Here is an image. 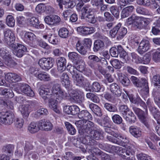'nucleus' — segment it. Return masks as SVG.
I'll list each match as a JSON object with an SVG mask.
<instances>
[{
    "mask_svg": "<svg viewBox=\"0 0 160 160\" xmlns=\"http://www.w3.org/2000/svg\"><path fill=\"white\" fill-rule=\"evenodd\" d=\"M143 106H140L145 110L144 111L136 107H133L132 109L134 113L138 116L140 122L149 130L150 129V123L148 118V110L147 106L146 104H144Z\"/></svg>",
    "mask_w": 160,
    "mask_h": 160,
    "instance_id": "obj_1",
    "label": "nucleus"
},
{
    "mask_svg": "<svg viewBox=\"0 0 160 160\" xmlns=\"http://www.w3.org/2000/svg\"><path fill=\"white\" fill-rule=\"evenodd\" d=\"M62 89L60 85L56 83L53 85L52 88H45L41 86L38 89L40 95L43 99L49 98L50 96L55 97L57 96L60 91Z\"/></svg>",
    "mask_w": 160,
    "mask_h": 160,
    "instance_id": "obj_2",
    "label": "nucleus"
},
{
    "mask_svg": "<svg viewBox=\"0 0 160 160\" xmlns=\"http://www.w3.org/2000/svg\"><path fill=\"white\" fill-rule=\"evenodd\" d=\"M130 79L135 87L142 88L145 94H148L149 88L147 79L145 78L137 77L134 76H132L130 78Z\"/></svg>",
    "mask_w": 160,
    "mask_h": 160,
    "instance_id": "obj_3",
    "label": "nucleus"
},
{
    "mask_svg": "<svg viewBox=\"0 0 160 160\" xmlns=\"http://www.w3.org/2000/svg\"><path fill=\"white\" fill-rule=\"evenodd\" d=\"M127 22L129 25H132V28L133 30L142 29L141 17L133 14L127 19Z\"/></svg>",
    "mask_w": 160,
    "mask_h": 160,
    "instance_id": "obj_4",
    "label": "nucleus"
},
{
    "mask_svg": "<svg viewBox=\"0 0 160 160\" xmlns=\"http://www.w3.org/2000/svg\"><path fill=\"white\" fill-rule=\"evenodd\" d=\"M69 95L70 100L75 103L80 104L84 101L83 92L79 90H72Z\"/></svg>",
    "mask_w": 160,
    "mask_h": 160,
    "instance_id": "obj_5",
    "label": "nucleus"
},
{
    "mask_svg": "<svg viewBox=\"0 0 160 160\" xmlns=\"http://www.w3.org/2000/svg\"><path fill=\"white\" fill-rule=\"evenodd\" d=\"M38 63L42 69L48 71L53 66L54 60L52 57L42 58L39 60Z\"/></svg>",
    "mask_w": 160,
    "mask_h": 160,
    "instance_id": "obj_6",
    "label": "nucleus"
},
{
    "mask_svg": "<svg viewBox=\"0 0 160 160\" xmlns=\"http://www.w3.org/2000/svg\"><path fill=\"white\" fill-rule=\"evenodd\" d=\"M14 115L11 112H0V122L6 125L11 124L14 119Z\"/></svg>",
    "mask_w": 160,
    "mask_h": 160,
    "instance_id": "obj_7",
    "label": "nucleus"
},
{
    "mask_svg": "<svg viewBox=\"0 0 160 160\" xmlns=\"http://www.w3.org/2000/svg\"><path fill=\"white\" fill-rule=\"evenodd\" d=\"M14 55L18 58H21L28 52L26 46L23 44L18 43L11 48Z\"/></svg>",
    "mask_w": 160,
    "mask_h": 160,
    "instance_id": "obj_8",
    "label": "nucleus"
},
{
    "mask_svg": "<svg viewBox=\"0 0 160 160\" xmlns=\"http://www.w3.org/2000/svg\"><path fill=\"white\" fill-rule=\"evenodd\" d=\"M146 104L154 118L157 121L158 120H160L158 119L160 117V111L151 102L150 99H148Z\"/></svg>",
    "mask_w": 160,
    "mask_h": 160,
    "instance_id": "obj_9",
    "label": "nucleus"
},
{
    "mask_svg": "<svg viewBox=\"0 0 160 160\" xmlns=\"http://www.w3.org/2000/svg\"><path fill=\"white\" fill-rule=\"evenodd\" d=\"M77 31L79 34L86 36L96 31V28L93 27L80 26L77 28Z\"/></svg>",
    "mask_w": 160,
    "mask_h": 160,
    "instance_id": "obj_10",
    "label": "nucleus"
},
{
    "mask_svg": "<svg viewBox=\"0 0 160 160\" xmlns=\"http://www.w3.org/2000/svg\"><path fill=\"white\" fill-rule=\"evenodd\" d=\"M18 86L21 92L27 96L30 97H33L34 96L33 91L28 84L20 83Z\"/></svg>",
    "mask_w": 160,
    "mask_h": 160,
    "instance_id": "obj_11",
    "label": "nucleus"
},
{
    "mask_svg": "<svg viewBox=\"0 0 160 160\" xmlns=\"http://www.w3.org/2000/svg\"><path fill=\"white\" fill-rule=\"evenodd\" d=\"M87 63L92 69L96 70L98 67V63L99 62V58L95 55H90L88 57Z\"/></svg>",
    "mask_w": 160,
    "mask_h": 160,
    "instance_id": "obj_12",
    "label": "nucleus"
},
{
    "mask_svg": "<svg viewBox=\"0 0 160 160\" xmlns=\"http://www.w3.org/2000/svg\"><path fill=\"white\" fill-rule=\"evenodd\" d=\"M79 110V108L76 105H67L65 106L63 108V111L65 113L72 115H78Z\"/></svg>",
    "mask_w": 160,
    "mask_h": 160,
    "instance_id": "obj_13",
    "label": "nucleus"
},
{
    "mask_svg": "<svg viewBox=\"0 0 160 160\" xmlns=\"http://www.w3.org/2000/svg\"><path fill=\"white\" fill-rule=\"evenodd\" d=\"M127 95L130 102L137 105L143 106L145 103L143 101L137 93L135 94H128Z\"/></svg>",
    "mask_w": 160,
    "mask_h": 160,
    "instance_id": "obj_14",
    "label": "nucleus"
},
{
    "mask_svg": "<svg viewBox=\"0 0 160 160\" xmlns=\"http://www.w3.org/2000/svg\"><path fill=\"white\" fill-rule=\"evenodd\" d=\"M116 48L117 56L124 60V62H127L130 59L128 52L124 50L122 47L120 45H116L115 46Z\"/></svg>",
    "mask_w": 160,
    "mask_h": 160,
    "instance_id": "obj_15",
    "label": "nucleus"
},
{
    "mask_svg": "<svg viewBox=\"0 0 160 160\" xmlns=\"http://www.w3.org/2000/svg\"><path fill=\"white\" fill-rule=\"evenodd\" d=\"M44 20L46 23L50 25H55L60 22L61 19L58 16L52 15L47 16Z\"/></svg>",
    "mask_w": 160,
    "mask_h": 160,
    "instance_id": "obj_16",
    "label": "nucleus"
},
{
    "mask_svg": "<svg viewBox=\"0 0 160 160\" xmlns=\"http://www.w3.org/2000/svg\"><path fill=\"white\" fill-rule=\"evenodd\" d=\"M45 101L48 100V105L49 107L57 113H60V111L58 109L57 103L56 102L58 101L55 97H52L50 96L49 98H48L45 99H43Z\"/></svg>",
    "mask_w": 160,
    "mask_h": 160,
    "instance_id": "obj_17",
    "label": "nucleus"
},
{
    "mask_svg": "<svg viewBox=\"0 0 160 160\" xmlns=\"http://www.w3.org/2000/svg\"><path fill=\"white\" fill-rule=\"evenodd\" d=\"M150 47L149 41L147 40H143L139 43L138 51L140 54H142L149 49Z\"/></svg>",
    "mask_w": 160,
    "mask_h": 160,
    "instance_id": "obj_18",
    "label": "nucleus"
},
{
    "mask_svg": "<svg viewBox=\"0 0 160 160\" xmlns=\"http://www.w3.org/2000/svg\"><path fill=\"white\" fill-rule=\"evenodd\" d=\"M117 75L118 81L123 87H127L130 85L131 81L127 76L124 74L120 72L118 73Z\"/></svg>",
    "mask_w": 160,
    "mask_h": 160,
    "instance_id": "obj_19",
    "label": "nucleus"
},
{
    "mask_svg": "<svg viewBox=\"0 0 160 160\" xmlns=\"http://www.w3.org/2000/svg\"><path fill=\"white\" fill-rule=\"evenodd\" d=\"M61 79L63 86L68 91L71 90V81L70 80V78L67 73H63L61 77Z\"/></svg>",
    "mask_w": 160,
    "mask_h": 160,
    "instance_id": "obj_20",
    "label": "nucleus"
},
{
    "mask_svg": "<svg viewBox=\"0 0 160 160\" xmlns=\"http://www.w3.org/2000/svg\"><path fill=\"white\" fill-rule=\"evenodd\" d=\"M5 78L10 83L18 82L22 79L20 75L12 72H8L6 74Z\"/></svg>",
    "mask_w": 160,
    "mask_h": 160,
    "instance_id": "obj_21",
    "label": "nucleus"
},
{
    "mask_svg": "<svg viewBox=\"0 0 160 160\" xmlns=\"http://www.w3.org/2000/svg\"><path fill=\"white\" fill-rule=\"evenodd\" d=\"M38 123L39 126L46 131H51L53 128V125L49 120L42 119L39 121Z\"/></svg>",
    "mask_w": 160,
    "mask_h": 160,
    "instance_id": "obj_22",
    "label": "nucleus"
},
{
    "mask_svg": "<svg viewBox=\"0 0 160 160\" xmlns=\"http://www.w3.org/2000/svg\"><path fill=\"white\" fill-rule=\"evenodd\" d=\"M56 62L57 69L60 73L62 72L66 69V60L64 57H59L57 58Z\"/></svg>",
    "mask_w": 160,
    "mask_h": 160,
    "instance_id": "obj_23",
    "label": "nucleus"
},
{
    "mask_svg": "<svg viewBox=\"0 0 160 160\" xmlns=\"http://www.w3.org/2000/svg\"><path fill=\"white\" fill-rule=\"evenodd\" d=\"M69 60L74 64L79 63V61L81 59V56L75 52H70L68 54Z\"/></svg>",
    "mask_w": 160,
    "mask_h": 160,
    "instance_id": "obj_24",
    "label": "nucleus"
},
{
    "mask_svg": "<svg viewBox=\"0 0 160 160\" xmlns=\"http://www.w3.org/2000/svg\"><path fill=\"white\" fill-rule=\"evenodd\" d=\"M36 36L31 32H26L24 35L23 40L30 46H32L33 42L36 39Z\"/></svg>",
    "mask_w": 160,
    "mask_h": 160,
    "instance_id": "obj_25",
    "label": "nucleus"
},
{
    "mask_svg": "<svg viewBox=\"0 0 160 160\" xmlns=\"http://www.w3.org/2000/svg\"><path fill=\"white\" fill-rule=\"evenodd\" d=\"M72 75L75 80L76 85L80 87H83L84 85V77L77 71L74 73Z\"/></svg>",
    "mask_w": 160,
    "mask_h": 160,
    "instance_id": "obj_26",
    "label": "nucleus"
},
{
    "mask_svg": "<svg viewBox=\"0 0 160 160\" xmlns=\"http://www.w3.org/2000/svg\"><path fill=\"white\" fill-rule=\"evenodd\" d=\"M105 48L104 42L100 39H97L94 41L93 51L95 52H97L99 51H102Z\"/></svg>",
    "mask_w": 160,
    "mask_h": 160,
    "instance_id": "obj_27",
    "label": "nucleus"
},
{
    "mask_svg": "<svg viewBox=\"0 0 160 160\" xmlns=\"http://www.w3.org/2000/svg\"><path fill=\"white\" fill-rule=\"evenodd\" d=\"M78 116L82 119L87 122V120H91L92 119V115L86 110H82L79 112Z\"/></svg>",
    "mask_w": 160,
    "mask_h": 160,
    "instance_id": "obj_28",
    "label": "nucleus"
},
{
    "mask_svg": "<svg viewBox=\"0 0 160 160\" xmlns=\"http://www.w3.org/2000/svg\"><path fill=\"white\" fill-rule=\"evenodd\" d=\"M34 76L41 81H48L51 80L50 75L45 72L37 71Z\"/></svg>",
    "mask_w": 160,
    "mask_h": 160,
    "instance_id": "obj_29",
    "label": "nucleus"
},
{
    "mask_svg": "<svg viewBox=\"0 0 160 160\" xmlns=\"http://www.w3.org/2000/svg\"><path fill=\"white\" fill-rule=\"evenodd\" d=\"M109 88L112 93L116 95L118 97L121 96L122 94V89L120 88V87L117 83H113L110 84Z\"/></svg>",
    "mask_w": 160,
    "mask_h": 160,
    "instance_id": "obj_30",
    "label": "nucleus"
},
{
    "mask_svg": "<svg viewBox=\"0 0 160 160\" xmlns=\"http://www.w3.org/2000/svg\"><path fill=\"white\" fill-rule=\"evenodd\" d=\"M57 2L58 3V5L60 9H62V5H64L65 8H72L75 5L72 1L71 0H57Z\"/></svg>",
    "mask_w": 160,
    "mask_h": 160,
    "instance_id": "obj_31",
    "label": "nucleus"
},
{
    "mask_svg": "<svg viewBox=\"0 0 160 160\" xmlns=\"http://www.w3.org/2000/svg\"><path fill=\"white\" fill-rule=\"evenodd\" d=\"M122 24L119 22L116 25L109 31V34L112 38H115L118 35L121 30V28L122 27Z\"/></svg>",
    "mask_w": 160,
    "mask_h": 160,
    "instance_id": "obj_32",
    "label": "nucleus"
},
{
    "mask_svg": "<svg viewBox=\"0 0 160 160\" xmlns=\"http://www.w3.org/2000/svg\"><path fill=\"white\" fill-rule=\"evenodd\" d=\"M30 25L37 29H43L44 26L42 23H40L38 19L35 17H32L29 20Z\"/></svg>",
    "mask_w": 160,
    "mask_h": 160,
    "instance_id": "obj_33",
    "label": "nucleus"
},
{
    "mask_svg": "<svg viewBox=\"0 0 160 160\" xmlns=\"http://www.w3.org/2000/svg\"><path fill=\"white\" fill-rule=\"evenodd\" d=\"M76 40L77 41L76 44V48L78 52L82 55H85L87 52V50L84 48L83 44L82 43V41L77 37L75 38Z\"/></svg>",
    "mask_w": 160,
    "mask_h": 160,
    "instance_id": "obj_34",
    "label": "nucleus"
},
{
    "mask_svg": "<svg viewBox=\"0 0 160 160\" xmlns=\"http://www.w3.org/2000/svg\"><path fill=\"white\" fill-rule=\"evenodd\" d=\"M140 128L137 126H132L129 128V132L135 138H138L141 136L142 132Z\"/></svg>",
    "mask_w": 160,
    "mask_h": 160,
    "instance_id": "obj_35",
    "label": "nucleus"
},
{
    "mask_svg": "<svg viewBox=\"0 0 160 160\" xmlns=\"http://www.w3.org/2000/svg\"><path fill=\"white\" fill-rule=\"evenodd\" d=\"M134 9L133 6H130L124 8L121 13V17L122 18L128 17L130 15Z\"/></svg>",
    "mask_w": 160,
    "mask_h": 160,
    "instance_id": "obj_36",
    "label": "nucleus"
},
{
    "mask_svg": "<svg viewBox=\"0 0 160 160\" xmlns=\"http://www.w3.org/2000/svg\"><path fill=\"white\" fill-rule=\"evenodd\" d=\"M89 107L92 111L97 116L101 117L102 115L101 108L98 105L91 103L89 104Z\"/></svg>",
    "mask_w": 160,
    "mask_h": 160,
    "instance_id": "obj_37",
    "label": "nucleus"
},
{
    "mask_svg": "<svg viewBox=\"0 0 160 160\" xmlns=\"http://www.w3.org/2000/svg\"><path fill=\"white\" fill-rule=\"evenodd\" d=\"M102 86L101 85L99 82L95 81L92 83L90 88H91L92 92H103L104 91V88H102Z\"/></svg>",
    "mask_w": 160,
    "mask_h": 160,
    "instance_id": "obj_38",
    "label": "nucleus"
},
{
    "mask_svg": "<svg viewBox=\"0 0 160 160\" xmlns=\"http://www.w3.org/2000/svg\"><path fill=\"white\" fill-rule=\"evenodd\" d=\"M92 11V9L91 8V6L88 4H86L84 5L81 10V18L82 19H84L86 16L88 15L91 13Z\"/></svg>",
    "mask_w": 160,
    "mask_h": 160,
    "instance_id": "obj_39",
    "label": "nucleus"
},
{
    "mask_svg": "<svg viewBox=\"0 0 160 160\" xmlns=\"http://www.w3.org/2000/svg\"><path fill=\"white\" fill-rule=\"evenodd\" d=\"M123 118L127 122L130 124L135 122L137 120L136 116L132 111L129 112L128 116H124Z\"/></svg>",
    "mask_w": 160,
    "mask_h": 160,
    "instance_id": "obj_40",
    "label": "nucleus"
},
{
    "mask_svg": "<svg viewBox=\"0 0 160 160\" xmlns=\"http://www.w3.org/2000/svg\"><path fill=\"white\" fill-rule=\"evenodd\" d=\"M69 93H67L64 90L61 89L58 95L56 96V98L58 100L57 101V102H60L63 99H68L69 96Z\"/></svg>",
    "mask_w": 160,
    "mask_h": 160,
    "instance_id": "obj_41",
    "label": "nucleus"
},
{
    "mask_svg": "<svg viewBox=\"0 0 160 160\" xmlns=\"http://www.w3.org/2000/svg\"><path fill=\"white\" fill-rule=\"evenodd\" d=\"M104 108L108 111L115 113L118 112V109L116 106L113 104L108 102L104 104Z\"/></svg>",
    "mask_w": 160,
    "mask_h": 160,
    "instance_id": "obj_42",
    "label": "nucleus"
},
{
    "mask_svg": "<svg viewBox=\"0 0 160 160\" xmlns=\"http://www.w3.org/2000/svg\"><path fill=\"white\" fill-rule=\"evenodd\" d=\"M48 114V112L47 109L41 108L37 110L34 114V117L39 118L44 116H46Z\"/></svg>",
    "mask_w": 160,
    "mask_h": 160,
    "instance_id": "obj_43",
    "label": "nucleus"
},
{
    "mask_svg": "<svg viewBox=\"0 0 160 160\" xmlns=\"http://www.w3.org/2000/svg\"><path fill=\"white\" fill-rule=\"evenodd\" d=\"M99 146L101 148L109 152H114L116 146L107 143L99 144Z\"/></svg>",
    "mask_w": 160,
    "mask_h": 160,
    "instance_id": "obj_44",
    "label": "nucleus"
},
{
    "mask_svg": "<svg viewBox=\"0 0 160 160\" xmlns=\"http://www.w3.org/2000/svg\"><path fill=\"white\" fill-rule=\"evenodd\" d=\"M86 97L88 99L90 100L93 102L98 103L100 102V99L99 98L96 94L92 93V92H89L87 93Z\"/></svg>",
    "mask_w": 160,
    "mask_h": 160,
    "instance_id": "obj_45",
    "label": "nucleus"
},
{
    "mask_svg": "<svg viewBox=\"0 0 160 160\" xmlns=\"http://www.w3.org/2000/svg\"><path fill=\"white\" fill-rule=\"evenodd\" d=\"M14 148V145L11 144H8L3 146L2 148L3 152L9 154H12Z\"/></svg>",
    "mask_w": 160,
    "mask_h": 160,
    "instance_id": "obj_46",
    "label": "nucleus"
},
{
    "mask_svg": "<svg viewBox=\"0 0 160 160\" xmlns=\"http://www.w3.org/2000/svg\"><path fill=\"white\" fill-rule=\"evenodd\" d=\"M151 82L155 87L160 89V76L159 74L153 76L151 78Z\"/></svg>",
    "mask_w": 160,
    "mask_h": 160,
    "instance_id": "obj_47",
    "label": "nucleus"
},
{
    "mask_svg": "<svg viewBox=\"0 0 160 160\" xmlns=\"http://www.w3.org/2000/svg\"><path fill=\"white\" fill-rule=\"evenodd\" d=\"M113 122L116 125H124V123L122 122L123 120L122 117L119 114H114L112 116L111 118Z\"/></svg>",
    "mask_w": 160,
    "mask_h": 160,
    "instance_id": "obj_48",
    "label": "nucleus"
},
{
    "mask_svg": "<svg viewBox=\"0 0 160 160\" xmlns=\"http://www.w3.org/2000/svg\"><path fill=\"white\" fill-rule=\"evenodd\" d=\"M58 34L60 37L63 38H68L70 35L68 29L65 27L60 28L58 32Z\"/></svg>",
    "mask_w": 160,
    "mask_h": 160,
    "instance_id": "obj_49",
    "label": "nucleus"
},
{
    "mask_svg": "<svg viewBox=\"0 0 160 160\" xmlns=\"http://www.w3.org/2000/svg\"><path fill=\"white\" fill-rule=\"evenodd\" d=\"M6 38H4V42L6 43L9 47V48L10 49L12 48L13 46H14L15 45L17 44L18 43L16 42L15 41L16 37L15 36V38L13 40V41H12V39L11 38L8 37L7 36V35H6Z\"/></svg>",
    "mask_w": 160,
    "mask_h": 160,
    "instance_id": "obj_50",
    "label": "nucleus"
},
{
    "mask_svg": "<svg viewBox=\"0 0 160 160\" xmlns=\"http://www.w3.org/2000/svg\"><path fill=\"white\" fill-rule=\"evenodd\" d=\"M110 9L111 12L114 17L116 19H118L120 16L119 7L117 6H113L110 7Z\"/></svg>",
    "mask_w": 160,
    "mask_h": 160,
    "instance_id": "obj_51",
    "label": "nucleus"
},
{
    "mask_svg": "<svg viewBox=\"0 0 160 160\" xmlns=\"http://www.w3.org/2000/svg\"><path fill=\"white\" fill-rule=\"evenodd\" d=\"M40 126L38 124L37 126L36 123L34 122H32L29 124L28 127V130L30 132L32 133H35L37 132L40 129Z\"/></svg>",
    "mask_w": 160,
    "mask_h": 160,
    "instance_id": "obj_52",
    "label": "nucleus"
},
{
    "mask_svg": "<svg viewBox=\"0 0 160 160\" xmlns=\"http://www.w3.org/2000/svg\"><path fill=\"white\" fill-rule=\"evenodd\" d=\"M29 106L28 105L22 106L21 110V113L23 116V118L28 121V118L29 114V112L28 110Z\"/></svg>",
    "mask_w": 160,
    "mask_h": 160,
    "instance_id": "obj_53",
    "label": "nucleus"
},
{
    "mask_svg": "<svg viewBox=\"0 0 160 160\" xmlns=\"http://www.w3.org/2000/svg\"><path fill=\"white\" fill-rule=\"evenodd\" d=\"M65 125L69 134L74 135L76 133V129L70 123L66 122L65 123Z\"/></svg>",
    "mask_w": 160,
    "mask_h": 160,
    "instance_id": "obj_54",
    "label": "nucleus"
},
{
    "mask_svg": "<svg viewBox=\"0 0 160 160\" xmlns=\"http://www.w3.org/2000/svg\"><path fill=\"white\" fill-rule=\"evenodd\" d=\"M89 138H90V136L88 135L82 136H78L77 138V142L79 143L81 142L82 144L88 145Z\"/></svg>",
    "mask_w": 160,
    "mask_h": 160,
    "instance_id": "obj_55",
    "label": "nucleus"
},
{
    "mask_svg": "<svg viewBox=\"0 0 160 160\" xmlns=\"http://www.w3.org/2000/svg\"><path fill=\"white\" fill-rule=\"evenodd\" d=\"M86 17L83 19H85L88 23L92 24H95L96 23L97 18L94 15L90 13Z\"/></svg>",
    "mask_w": 160,
    "mask_h": 160,
    "instance_id": "obj_56",
    "label": "nucleus"
},
{
    "mask_svg": "<svg viewBox=\"0 0 160 160\" xmlns=\"http://www.w3.org/2000/svg\"><path fill=\"white\" fill-rule=\"evenodd\" d=\"M77 65L75 67L77 70V71H78L82 72L86 68L85 64V62L82 59L79 61V63L77 64H74Z\"/></svg>",
    "mask_w": 160,
    "mask_h": 160,
    "instance_id": "obj_57",
    "label": "nucleus"
},
{
    "mask_svg": "<svg viewBox=\"0 0 160 160\" xmlns=\"http://www.w3.org/2000/svg\"><path fill=\"white\" fill-rule=\"evenodd\" d=\"M122 157L128 160H135L134 156L132 154V152L129 150L126 149V151L123 153Z\"/></svg>",
    "mask_w": 160,
    "mask_h": 160,
    "instance_id": "obj_58",
    "label": "nucleus"
},
{
    "mask_svg": "<svg viewBox=\"0 0 160 160\" xmlns=\"http://www.w3.org/2000/svg\"><path fill=\"white\" fill-rule=\"evenodd\" d=\"M110 63L116 69H120L122 67L121 63L122 62L117 59H113L111 60Z\"/></svg>",
    "mask_w": 160,
    "mask_h": 160,
    "instance_id": "obj_59",
    "label": "nucleus"
},
{
    "mask_svg": "<svg viewBox=\"0 0 160 160\" xmlns=\"http://www.w3.org/2000/svg\"><path fill=\"white\" fill-rule=\"evenodd\" d=\"M6 22L8 26L10 27L14 26L15 24V20L13 16L10 15H8L6 17Z\"/></svg>",
    "mask_w": 160,
    "mask_h": 160,
    "instance_id": "obj_60",
    "label": "nucleus"
},
{
    "mask_svg": "<svg viewBox=\"0 0 160 160\" xmlns=\"http://www.w3.org/2000/svg\"><path fill=\"white\" fill-rule=\"evenodd\" d=\"M78 132L79 133L78 136H80L88 135L90 132L85 125L78 129Z\"/></svg>",
    "mask_w": 160,
    "mask_h": 160,
    "instance_id": "obj_61",
    "label": "nucleus"
},
{
    "mask_svg": "<svg viewBox=\"0 0 160 160\" xmlns=\"http://www.w3.org/2000/svg\"><path fill=\"white\" fill-rule=\"evenodd\" d=\"M120 112L124 116L127 115L128 112L130 111V109L128 106L125 105H121L119 107Z\"/></svg>",
    "mask_w": 160,
    "mask_h": 160,
    "instance_id": "obj_62",
    "label": "nucleus"
},
{
    "mask_svg": "<svg viewBox=\"0 0 160 160\" xmlns=\"http://www.w3.org/2000/svg\"><path fill=\"white\" fill-rule=\"evenodd\" d=\"M5 63L10 68H13L17 65V63L12 58L11 56L5 60Z\"/></svg>",
    "mask_w": 160,
    "mask_h": 160,
    "instance_id": "obj_63",
    "label": "nucleus"
},
{
    "mask_svg": "<svg viewBox=\"0 0 160 160\" xmlns=\"http://www.w3.org/2000/svg\"><path fill=\"white\" fill-rule=\"evenodd\" d=\"M152 59L156 62H160V48L152 53Z\"/></svg>",
    "mask_w": 160,
    "mask_h": 160,
    "instance_id": "obj_64",
    "label": "nucleus"
}]
</instances>
